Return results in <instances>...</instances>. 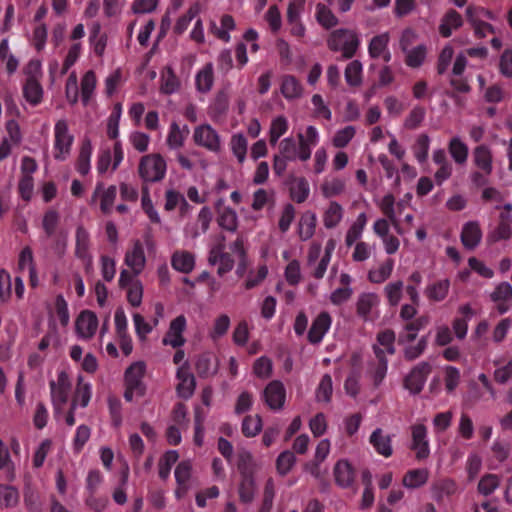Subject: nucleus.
Masks as SVG:
<instances>
[{
	"label": "nucleus",
	"mask_w": 512,
	"mask_h": 512,
	"mask_svg": "<svg viewBox=\"0 0 512 512\" xmlns=\"http://www.w3.org/2000/svg\"><path fill=\"white\" fill-rule=\"evenodd\" d=\"M138 172L145 182L160 181L166 173V162L159 154L143 156L139 163Z\"/></svg>",
	"instance_id": "1"
},
{
	"label": "nucleus",
	"mask_w": 512,
	"mask_h": 512,
	"mask_svg": "<svg viewBox=\"0 0 512 512\" xmlns=\"http://www.w3.org/2000/svg\"><path fill=\"white\" fill-rule=\"evenodd\" d=\"M230 250L231 253L226 252V273L229 272L233 268L234 263L237 262L236 273L239 277H242L249 266V260L247 258L243 238L237 237V239L231 244Z\"/></svg>",
	"instance_id": "2"
},
{
	"label": "nucleus",
	"mask_w": 512,
	"mask_h": 512,
	"mask_svg": "<svg viewBox=\"0 0 512 512\" xmlns=\"http://www.w3.org/2000/svg\"><path fill=\"white\" fill-rule=\"evenodd\" d=\"M54 149L55 159L63 161L66 156L70 153L71 146L73 143V136L69 134L68 124L66 120H58L54 127Z\"/></svg>",
	"instance_id": "3"
},
{
	"label": "nucleus",
	"mask_w": 512,
	"mask_h": 512,
	"mask_svg": "<svg viewBox=\"0 0 512 512\" xmlns=\"http://www.w3.org/2000/svg\"><path fill=\"white\" fill-rule=\"evenodd\" d=\"M90 234L83 227L78 226L75 233V256L82 261L86 272L93 267V256L90 253Z\"/></svg>",
	"instance_id": "4"
},
{
	"label": "nucleus",
	"mask_w": 512,
	"mask_h": 512,
	"mask_svg": "<svg viewBox=\"0 0 512 512\" xmlns=\"http://www.w3.org/2000/svg\"><path fill=\"white\" fill-rule=\"evenodd\" d=\"M431 370L432 367L428 362L424 361L417 364L405 377L404 387L414 395L419 394L422 391Z\"/></svg>",
	"instance_id": "5"
},
{
	"label": "nucleus",
	"mask_w": 512,
	"mask_h": 512,
	"mask_svg": "<svg viewBox=\"0 0 512 512\" xmlns=\"http://www.w3.org/2000/svg\"><path fill=\"white\" fill-rule=\"evenodd\" d=\"M262 398L271 410L283 408L286 400V389L279 380H273L263 390Z\"/></svg>",
	"instance_id": "6"
},
{
	"label": "nucleus",
	"mask_w": 512,
	"mask_h": 512,
	"mask_svg": "<svg viewBox=\"0 0 512 512\" xmlns=\"http://www.w3.org/2000/svg\"><path fill=\"white\" fill-rule=\"evenodd\" d=\"M412 443L410 449L415 451V458L418 461L425 460L430 455L429 440L427 438V428L423 424H416L411 427Z\"/></svg>",
	"instance_id": "7"
},
{
	"label": "nucleus",
	"mask_w": 512,
	"mask_h": 512,
	"mask_svg": "<svg viewBox=\"0 0 512 512\" xmlns=\"http://www.w3.org/2000/svg\"><path fill=\"white\" fill-rule=\"evenodd\" d=\"M176 378L178 379L176 386L178 396L183 399H189L194 393L196 380L187 363L178 368Z\"/></svg>",
	"instance_id": "8"
},
{
	"label": "nucleus",
	"mask_w": 512,
	"mask_h": 512,
	"mask_svg": "<svg viewBox=\"0 0 512 512\" xmlns=\"http://www.w3.org/2000/svg\"><path fill=\"white\" fill-rule=\"evenodd\" d=\"M177 488L175 490V497L177 499L183 498L189 491L191 485L190 480L192 476V463L189 460L181 461L174 472Z\"/></svg>",
	"instance_id": "9"
},
{
	"label": "nucleus",
	"mask_w": 512,
	"mask_h": 512,
	"mask_svg": "<svg viewBox=\"0 0 512 512\" xmlns=\"http://www.w3.org/2000/svg\"><path fill=\"white\" fill-rule=\"evenodd\" d=\"M332 324V318L326 311H322L313 320L312 325L308 331V341L311 344H318L322 341L325 334L328 332Z\"/></svg>",
	"instance_id": "10"
},
{
	"label": "nucleus",
	"mask_w": 512,
	"mask_h": 512,
	"mask_svg": "<svg viewBox=\"0 0 512 512\" xmlns=\"http://www.w3.org/2000/svg\"><path fill=\"white\" fill-rule=\"evenodd\" d=\"M124 263L133 271L135 275L141 274L146 265V256L142 242L137 239L133 242L131 250L125 254Z\"/></svg>",
	"instance_id": "11"
},
{
	"label": "nucleus",
	"mask_w": 512,
	"mask_h": 512,
	"mask_svg": "<svg viewBox=\"0 0 512 512\" xmlns=\"http://www.w3.org/2000/svg\"><path fill=\"white\" fill-rule=\"evenodd\" d=\"M98 327V318L96 314L90 310L82 311L76 320V330L78 334L85 338L90 339L96 333Z\"/></svg>",
	"instance_id": "12"
},
{
	"label": "nucleus",
	"mask_w": 512,
	"mask_h": 512,
	"mask_svg": "<svg viewBox=\"0 0 512 512\" xmlns=\"http://www.w3.org/2000/svg\"><path fill=\"white\" fill-rule=\"evenodd\" d=\"M194 140L211 151H216L220 146L219 136L209 125L198 127L194 132Z\"/></svg>",
	"instance_id": "13"
},
{
	"label": "nucleus",
	"mask_w": 512,
	"mask_h": 512,
	"mask_svg": "<svg viewBox=\"0 0 512 512\" xmlns=\"http://www.w3.org/2000/svg\"><path fill=\"white\" fill-rule=\"evenodd\" d=\"M461 242L466 249L473 250L482 239V231L478 222L469 221L463 225Z\"/></svg>",
	"instance_id": "14"
},
{
	"label": "nucleus",
	"mask_w": 512,
	"mask_h": 512,
	"mask_svg": "<svg viewBox=\"0 0 512 512\" xmlns=\"http://www.w3.org/2000/svg\"><path fill=\"white\" fill-rule=\"evenodd\" d=\"M355 472L347 460H339L334 466L335 482L341 488H349L354 482Z\"/></svg>",
	"instance_id": "15"
},
{
	"label": "nucleus",
	"mask_w": 512,
	"mask_h": 512,
	"mask_svg": "<svg viewBox=\"0 0 512 512\" xmlns=\"http://www.w3.org/2000/svg\"><path fill=\"white\" fill-rule=\"evenodd\" d=\"M472 156L473 163L479 170H482L485 174L492 173L493 158L488 146L484 144L476 146L473 150Z\"/></svg>",
	"instance_id": "16"
},
{
	"label": "nucleus",
	"mask_w": 512,
	"mask_h": 512,
	"mask_svg": "<svg viewBox=\"0 0 512 512\" xmlns=\"http://www.w3.org/2000/svg\"><path fill=\"white\" fill-rule=\"evenodd\" d=\"M369 442L378 454L386 458L392 456L393 449L391 444V437L389 435H385L381 428H376L371 433Z\"/></svg>",
	"instance_id": "17"
},
{
	"label": "nucleus",
	"mask_w": 512,
	"mask_h": 512,
	"mask_svg": "<svg viewBox=\"0 0 512 512\" xmlns=\"http://www.w3.org/2000/svg\"><path fill=\"white\" fill-rule=\"evenodd\" d=\"M463 25V18L460 13L454 9H449L441 19L439 33L442 37L448 38L453 30L459 29Z\"/></svg>",
	"instance_id": "18"
},
{
	"label": "nucleus",
	"mask_w": 512,
	"mask_h": 512,
	"mask_svg": "<svg viewBox=\"0 0 512 512\" xmlns=\"http://www.w3.org/2000/svg\"><path fill=\"white\" fill-rule=\"evenodd\" d=\"M23 96L28 103L36 106L43 98V88L36 76H28L23 85Z\"/></svg>",
	"instance_id": "19"
},
{
	"label": "nucleus",
	"mask_w": 512,
	"mask_h": 512,
	"mask_svg": "<svg viewBox=\"0 0 512 512\" xmlns=\"http://www.w3.org/2000/svg\"><path fill=\"white\" fill-rule=\"evenodd\" d=\"M458 490L457 483L451 478L440 479L432 485V495L440 503L445 497L454 495Z\"/></svg>",
	"instance_id": "20"
},
{
	"label": "nucleus",
	"mask_w": 512,
	"mask_h": 512,
	"mask_svg": "<svg viewBox=\"0 0 512 512\" xmlns=\"http://www.w3.org/2000/svg\"><path fill=\"white\" fill-rule=\"evenodd\" d=\"M449 289L450 280L445 278L427 285L424 293L429 301L441 302L447 297Z\"/></svg>",
	"instance_id": "21"
},
{
	"label": "nucleus",
	"mask_w": 512,
	"mask_h": 512,
	"mask_svg": "<svg viewBox=\"0 0 512 512\" xmlns=\"http://www.w3.org/2000/svg\"><path fill=\"white\" fill-rule=\"evenodd\" d=\"M145 374V364L143 362H135L131 364L125 371V383L132 389H144L142 379Z\"/></svg>",
	"instance_id": "22"
},
{
	"label": "nucleus",
	"mask_w": 512,
	"mask_h": 512,
	"mask_svg": "<svg viewBox=\"0 0 512 512\" xmlns=\"http://www.w3.org/2000/svg\"><path fill=\"white\" fill-rule=\"evenodd\" d=\"M429 471L426 468L408 470L403 476L402 483L406 488L416 489L427 483Z\"/></svg>",
	"instance_id": "23"
},
{
	"label": "nucleus",
	"mask_w": 512,
	"mask_h": 512,
	"mask_svg": "<svg viewBox=\"0 0 512 512\" xmlns=\"http://www.w3.org/2000/svg\"><path fill=\"white\" fill-rule=\"evenodd\" d=\"M428 323L429 318L427 316H420L415 320L406 323L404 329L407 333L399 335L398 343L405 344L408 342H413L417 337L418 331L426 327Z\"/></svg>",
	"instance_id": "24"
},
{
	"label": "nucleus",
	"mask_w": 512,
	"mask_h": 512,
	"mask_svg": "<svg viewBox=\"0 0 512 512\" xmlns=\"http://www.w3.org/2000/svg\"><path fill=\"white\" fill-rule=\"evenodd\" d=\"M448 152L454 162L458 165H464L467 162L469 148L459 137H453L448 143Z\"/></svg>",
	"instance_id": "25"
},
{
	"label": "nucleus",
	"mask_w": 512,
	"mask_h": 512,
	"mask_svg": "<svg viewBox=\"0 0 512 512\" xmlns=\"http://www.w3.org/2000/svg\"><path fill=\"white\" fill-rule=\"evenodd\" d=\"M379 298L375 293H362L356 303V312L359 317L367 321L373 307L378 305Z\"/></svg>",
	"instance_id": "26"
},
{
	"label": "nucleus",
	"mask_w": 512,
	"mask_h": 512,
	"mask_svg": "<svg viewBox=\"0 0 512 512\" xmlns=\"http://www.w3.org/2000/svg\"><path fill=\"white\" fill-rule=\"evenodd\" d=\"M290 198L296 203H303L310 194L309 183L304 177L294 178L289 188Z\"/></svg>",
	"instance_id": "27"
},
{
	"label": "nucleus",
	"mask_w": 512,
	"mask_h": 512,
	"mask_svg": "<svg viewBox=\"0 0 512 512\" xmlns=\"http://www.w3.org/2000/svg\"><path fill=\"white\" fill-rule=\"evenodd\" d=\"M172 267L182 273H189L193 270L195 259L188 251H176L171 257Z\"/></svg>",
	"instance_id": "28"
},
{
	"label": "nucleus",
	"mask_w": 512,
	"mask_h": 512,
	"mask_svg": "<svg viewBox=\"0 0 512 512\" xmlns=\"http://www.w3.org/2000/svg\"><path fill=\"white\" fill-rule=\"evenodd\" d=\"M101 193V201H100V209L102 213L109 214L111 213L112 206L116 199L117 188L115 185L109 186L107 189L103 190V184L98 183L94 192V196Z\"/></svg>",
	"instance_id": "29"
},
{
	"label": "nucleus",
	"mask_w": 512,
	"mask_h": 512,
	"mask_svg": "<svg viewBox=\"0 0 512 512\" xmlns=\"http://www.w3.org/2000/svg\"><path fill=\"white\" fill-rule=\"evenodd\" d=\"M302 85L293 75H284L281 82V93L286 99L299 98L302 95Z\"/></svg>",
	"instance_id": "30"
},
{
	"label": "nucleus",
	"mask_w": 512,
	"mask_h": 512,
	"mask_svg": "<svg viewBox=\"0 0 512 512\" xmlns=\"http://www.w3.org/2000/svg\"><path fill=\"white\" fill-rule=\"evenodd\" d=\"M92 155V145L89 139L83 140L76 162V170L82 176H85L90 171V159Z\"/></svg>",
	"instance_id": "31"
},
{
	"label": "nucleus",
	"mask_w": 512,
	"mask_h": 512,
	"mask_svg": "<svg viewBox=\"0 0 512 512\" xmlns=\"http://www.w3.org/2000/svg\"><path fill=\"white\" fill-rule=\"evenodd\" d=\"M373 351L377 359V365L373 372L374 384L378 386L387 374L388 361L385 355V351L377 345L373 346Z\"/></svg>",
	"instance_id": "32"
},
{
	"label": "nucleus",
	"mask_w": 512,
	"mask_h": 512,
	"mask_svg": "<svg viewBox=\"0 0 512 512\" xmlns=\"http://www.w3.org/2000/svg\"><path fill=\"white\" fill-rule=\"evenodd\" d=\"M315 18L317 22L325 29H331L338 24V18L329 7L323 3L316 5Z\"/></svg>",
	"instance_id": "33"
},
{
	"label": "nucleus",
	"mask_w": 512,
	"mask_h": 512,
	"mask_svg": "<svg viewBox=\"0 0 512 512\" xmlns=\"http://www.w3.org/2000/svg\"><path fill=\"white\" fill-rule=\"evenodd\" d=\"M0 472H3L5 478L12 481L15 477V465L11 459L9 449L0 439Z\"/></svg>",
	"instance_id": "34"
},
{
	"label": "nucleus",
	"mask_w": 512,
	"mask_h": 512,
	"mask_svg": "<svg viewBox=\"0 0 512 512\" xmlns=\"http://www.w3.org/2000/svg\"><path fill=\"white\" fill-rule=\"evenodd\" d=\"M394 260L388 258L383 262L377 269L370 270L368 273V279L372 283L380 284L387 280L393 271Z\"/></svg>",
	"instance_id": "35"
},
{
	"label": "nucleus",
	"mask_w": 512,
	"mask_h": 512,
	"mask_svg": "<svg viewBox=\"0 0 512 512\" xmlns=\"http://www.w3.org/2000/svg\"><path fill=\"white\" fill-rule=\"evenodd\" d=\"M217 370V361L209 353L202 354L196 361V371L200 377L213 375Z\"/></svg>",
	"instance_id": "36"
},
{
	"label": "nucleus",
	"mask_w": 512,
	"mask_h": 512,
	"mask_svg": "<svg viewBox=\"0 0 512 512\" xmlns=\"http://www.w3.org/2000/svg\"><path fill=\"white\" fill-rule=\"evenodd\" d=\"M315 227L316 215L314 213L303 214L299 222L300 239L303 241L310 239L315 233Z\"/></svg>",
	"instance_id": "37"
},
{
	"label": "nucleus",
	"mask_w": 512,
	"mask_h": 512,
	"mask_svg": "<svg viewBox=\"0 0 512 512\" xmlns=\"http://www.w3.org/2000/svg\"><path fill=\"white\" fill-rule=\"evenodd\" d=\"M96 87V75L93 70L87 71L81 80V98L83 105H88Z\"/></svg>",
	"instance_id": "38"
},
{
	"label": "nucleus",
	"mask_w": 512,
	"mask_h": 512,
	"mask_svg": "<svg viewBox=\"0 0 512 512\" xmlns=\"http://www.w3.org/2000/svg\"><path fill=\"white\" fill-rule=\"evenodd\" d=\"M343 217V208L336 201H332L324 213V225L331 229L336 227Z\"/></svg>",
	"instance_id": "39"
},
{
	"label": "nucleus",
	"mask_w": 512,
	"mask_h": 512,
	"mask_svg": "<svg viewBox=\"0 0 512 512\" xmlns=\"http://www.w3.org/2000/svg\"><path fill=\"white\" fill-rule=\"evenodd\" d=\"M179 455L175 450L167 451L159 460V477L166 480L171 472L172 466L178 461Z\"/></svg>",
	"instance_id": "40"
},
{
	"label": "nucleus",
	"mask_w": 512,
	"mask_h": 512,
	"mask_svg": "<svg viewBox=\"0 0 512 512\" xmlns=\"http://www.w3.org/2000/svg\"><path fill=\"white\" fill-rule=\"evenodd\" d=\"M430 147V138L427 134H420L412 147L415 158L419 163H424L428 159Z\"/></svg>",
	"instance_id": "41"
},
{
	"label": "nucleus",
	"mask_w": 512,
	"mask_h": 512,
	"mask_svg": "<svg viewBox=\"0 0 512 512\" xmlns=\"http://www.w3.org/2000/svg\"><path fill=\"white\" fill-rule=\"evenodd\" d=\"M389 36L387 33L374 36L368 46V53L371 58H379L382 52L388 48Z\"/></svg>",
	"instance_id": "42"
},
{
	"label": "nucleus",
	"mask_w": 512,
	"mask_h": 512,
	"mask_svg": "<svg viewBox=\"0 0 512 512\" xmlns=\"http://www.w3.org/2000/svg\"><path fill=\"white\" fill-rule=\"evenodd\" d=\"M213 84V67L212 64H206L202 70L196 75V86L201 92H207Z\"/></svg>",
	"instance_id": "43"
},
{
	"label": "nucleus",
	"mask_w": 512,
	"mask_h": 512,
	"mask_svg": "<svg viewBox=\"0 0 512 512\" xmlns=\"http://www.w3.org/2000/svg\"><path fill=\"white\" fill-rule=\"evenodd\" d=\"M345 80L350 86H358L362 81V64L358 60L351 61L345 69Z\"/></svg>",
	"instance_id": "44"
},
{
	"label": "nucleus",
	"mask_w": 512,
	"mask_h": 512,
	"mask_svg": "<svg viewBox=\"0 0 512 512\" xmlns=\"http://www.w3.org/2000/svg\"><path fill=\"white\" fill-rule=\"evenodd\" d=\"M353 30L337 29L330 33L327 39V46L333 52H338L342 48L345 40L349 37Z\"/></svg>",
	"instance_id": "45"
},
{
	"label": "nucleus",
	"mask_w": 512,
	"mask_h": 512,
	"mask_svg": "<svg viewBox=\"0 0 512 512\" xmlns=\"http://www.w3.org/2000/svg\"><path fill=\"white\" fill-rule=\"evenodd\" d=\"M242 433L250 438L256 436L262 429V419L259 415L245 416L242 421Z\"/></svg>",
	"instance_id": "46"
},
{
	"label": "nucleus",
	"mask_w": 512,
	"mask_h": 512,
	"mask_svg": "<svg viewBox=\"0 0 512 512\" xmlns=\"http://www.w3.org/2000/svg\"><path fill=\"white\" fill-rule=\"evenodd\" d=\"M19 501L18 490L9 485H0V505L6 508L14 507Z\"/></svg>",
	"instance_id": "47"
},
{
	"label": "nucleus",
	"mask_w": 512,
	"mask_h": 512,
	"mask_svg": "<svg viewBox=\"0 0 512 512\" xmlns=\"http://www.w3.org/2000/svg\"><path fill=\"white\" fill-rule=\"evenodd\" d=\"M200 11V6L198 3H194L190 6L189 10L186 14L181 16L175 26H174V32L178 35H181L185 32V30L188 28L190 22L197 16V14Z\"/></svg>",
	"instance_id": "48"
},
{
	"label": "nucleus",
	"mask_w": 512,
	"mask_h": 512,
	"mask_svg": "<svg viewBox=\"0 0 512 512\" xmlns=\"http://www.w3.org/2000/svg\"><path fill=\"white\" fill-rule=\"evenodd\" d=\"M237 468L242 477L245 476H253L254 473V464L253 457L247 451H242L238 454L237 457Z\"/></svg>",
	"instance_id": "49"
},
{
	"label": "nucleus",
	"mask_w": 512,
	"mask_h": 512,
	"mask_svg": "<svg viewBox=\"0 0 512 512\" xmlns=\"http://www.w3.org/2000/svg\"><path fill=\"white\" fill-rule=\"evenodd\" d=\"M255 483L254 477H242L239 485V496L243 503H250L254 498Z\"/></svg>",
	"instance_id": "50"
},
{
	"label": "nucleus",
	"mask_w": 512,
	"mask_h": 512,
	"mask_svg": "<svg viewBox=\"0 0 512 512\" xmlns=\"http://www.w3.org/2000/svg\"><path fill=\"white\" fill-rule=\"evenodd\" d=\"M333 387L332 378L329 374L323 375L316 389V398L318 401L329 402L332 397Z\"/></svg>",
	"instance_id": "51"
},
{
	"label": "nucleus",
	"mask_w": 512,
	"mask_h": 512,
	"mask_svg": "<svg viewBox=\"0 0 512 512\" xmlns=\"http://www.w3.org/2000/svg\"><path fill=\"white\" fill-rule=\"evenodd\" d=\"M426 110L422 106H415L404 121L405 128L409 130L417 129L424 121Z\"/></svg>",
	"instance_id": "52"
},
{
	"label": "nucleus",
	"mask_w": 512,
	"mask_h": 512,
	"mask_svg": "<svg viewBox=\"0 0 512 512\" xmlns=\"http://www.w3.org/2000/svg\"><path fill=\"white\" fill-rule=\"evenodd\" d=\"M296 457L293 452L286 450L279 454L276 460V468L280 475H286L293 467Z\"/></svg>",
	"instance_id": "53"
},
{
	"label": "nucleus",
	"mask_w": 512,
	"mask_h": 512,
	"mask_svg": "<svg viewBox=\"0 0 512 512\" xmlns=\"http://www.w3.org/2000/svg\"><path fill=\"white\" fill-rule=\"evenodd\" d=\"M275 497V485L274 481L270 478L266 481L264 491H263V499L261 506L259 508V512H270L273 507V500Z\"/></svg>",
	"instance_id": "54"
},
{
	"label": "nucleus",
	"mask_w": 512,
	"mask_h": 512,
	"mask_svg": "<svg viewBox=\"0 0 512 512\" xmlns=\"http://www.w3.org/2000/svg\"><path fill=\"white\" fill-rule=\"evenodd\" d=\"M499 486V478L495 474L484 475L478 483V491L484 496L492 494Z\"/></svg>",
	"instance_id": "55"
},
{
	"label": "nucleus",
	"mask_w": 512,
	"mask_h": 512,
	"mask_svg": "<svg viewBox=\"0 0 512 512\" xmlns=\"http://www.w3.org/2000/svg\"><path fill=\"white\" fill-rule=\"evenodd\" d=\"M186 327V318L183 315L177 316L170 323L169 331L167 333L175 334L176 339L174 340V345H183L185 339L182 335L183 331Z\"/></svg>",
	"instance_id": "56"
},
{
	"label": "nucleus",
	"mask_w": 512,
	"mask_h": 512,
	"mask_svg": "<svg viewBox=\"0 0 512 512\" xmlns=\"http://www.w3.org/2000/svg\"><path fill=\"white\" fill-rule=\"evenodd\" d=\"M428 346V337L422 336L416 345L407 346L404 349V358L407 361H413L420 357Z\"/></svg>",
	"instance_id": "57"
},
{
	"label": "nucleus",
	"mask_w": 512,
	"mask_h": 512,
	"mask_svg": "<svg viewBox=\"0 0 512 512\" xmlns=\"http://www.w3.org/2000/svg\"><path fill=\"white\" fill-rule=\"evenodd\" d=\"M59 222V214L54 209L46 211L43 217L42 226L47 237H53Z\"/></svg>",
	"instance_id": "58"
},
{
	"label": "nucleus",
	"mask_w": 512,
	"mask_h": 512,
	"mask_svg": "<svg viewBox=\"0 0 512 512\" xmlns=\"http://www.w3.org/2000/svg\"><path fill=\"white\" fill-rule=\"evenodd\" d=\"M360 45V39L355 31H352L349 37L345 40L340 51L344 59H351L357 52Z\"/></svg>",
	"instance_id": "59"
},
{
	"label": "nucleus",
	"mask_w": 512,
	"mask_h": 512,
	"mask_svg": "<svg viewBox=\"0 0 512 512\" xmlns=\"http://www.w3.org/2000/svg\"><path fill=\"white\" fill-rule=\"evenodd\" d=\"M396 339L395 332L391 329H386L377 334V342L385 347V354L388 353L389 355L395 354V346L394 342Z\"/></svg>",
	"instance_id": "60"
},
{
	"label": "nucleus",
	"mask_w": 512,
	"mask_h": 512,
	"mask_svg": "<svg viewBox=\"0 0 512 512\" xmlns=\"http://www.w3.org/2000/svg\"><path fill=\"white\" fill-rule=\"evenodd\" d=\"M295 213L296 211L292 204L287 203L286 205H284L278 222L279 230L282 233H286L290 229V226L295 218Z\"/></svg>",
	"instance_id": "61"
},
{
	"label": "nucleus",
	"mask_w": 512,
	"mask_h": 512,
	"mask_svg": "<svg viewBox=\"0 0 512 512\" xmlns=\"http://www.w3.org/2000/svg\"><path fill=\"white\" fill-rule=\"evenodd\" d=\"M230 146L233 154L237 157L238 161L242 163L246 157L247 140L242 135H234L231 138Z\"/></svg>",
	"instance_id": "62"
},
{
	"label": "nucleus",
	"mask_w": 512,
	"mask_h": 512,
	"mask_svg": "<svg viewBox=\"0 0 512 512\" xmlns=\"http://www.w3.org/2000/svg\"><path fill=\"white\" fill-rule=\"evenodd\" d=\"M143 298V285L136 279L127 290V300L133 307H139Z\"/></svg>",
	"instance_id": "63"
},
{
	"label": "nucleus",
	"mask_w": 512,
	"mask_h": 512,
	"mask_svg": "<svg viewBox=\"0 0 512 512\" xmlns=\"http://www.w3.org/2000/svg\"><path fill=\"white\" fill-rule=\"evenodd\" d=\"M425 56L426 47L424 45H419L407 53L405 62L409 67L417 68L422 65Z\"/></svg>",
	"instance_id": "64"
}]
</instances>
